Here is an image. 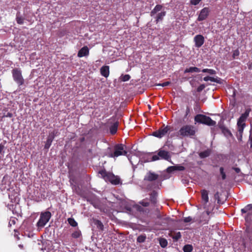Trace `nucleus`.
Here are the masks:
<instances>
[{
  "label": "nucleus",
  "mask_w": 252,
  "mask_h": 252,
  "mask_svg": "<svg viewBox=\"0 0 252 252\" xmlns=\"http://www.w3.org/2000/svg\"><path fill=\"white\" fill-rule=\"evenodd\" d=\"M241 211L242 214L247 213V215L245 216L247 226L245 234L249 238L250 243L249 249L252 252V230L251 228L252 219V204L247 205L244 208L242 209Z\"/></svg>",
  "instance_id": "obj_1"
},
{
  "label": "nucleus",
  "mask_w": 252,
  "mask_h": 252,
  "mask_svg": "<svg viewBox=\"0 0 252 252\" xmlns=\"http://www.w3.org/2000/svg\"><path fill=\"white\" fill-rule=\"evenodd\" d=\"M98 173L106 182H109L112 185H118L121 183V179L118 176L107 171L105 169L99 170Z\"/></svg>",
  "instance_id": "obj_2"
},
{
  "label": "nucleus",
  "mask_w": 252,
  "mask_h": 252,
  "mask_svg": "<svg viewBox=\"0 0 252 252\" xmlns=\"http://www.w3.org/2000/svg\"><path fill=\"white\" fill-rule=\"evenodd\" d=\"M196 129L191 125H185L182 126L178 132V135L182 137H192L195 135Z\"/></svg>",
  "instance_id": "obj_3"
},
{
  "label": "nucleus",
  "mask_w": 252,
  "mask_h": 252,
  "mask_svg": "<svg viewBox=\"0 0 252 252\" xmlns=\"http://www.w3.org/2000/svg\"><path fill=\"white\" fill-rule=\"evenodd\" d=\"M194 121L209 126H214L216 124V122L210 117L203 114H197L194 117Z\"/></svg>",
  "instance_id": "obj_4"
},
{
  "label": "nucleus",
  "mask_w": 252,
  "mask_h": 252,
  "mask_svg": "<svg viewBox=\"0 0 252 252\" xmlns=\"http://www.w3.org/2000/svg\"><path fill=\"white\" fill-rule=\"evenodd\" d=\"M51 216L52 214L49 211L41 212L39 219L36 223V226L38 227V229H39L44 227L46 223L49 221Z\"/></svg>",
  "instance_id": "obj_5"
},
{
  "label": "nucleus",
  "mask_w": 252,
  "mask_h": 252,
  "mask_svg": "<svg viewBox=\"0 0 252 252\" xmlns=\"http://www.w3.org/2000/svg\"><path fill=\"white\" fill-rule=\"evenodd\" d=\"M125 146L122 144H116L114 148V151L111 153L110 157L111 158L118 157L120 156H126L127 152L124 149Z\"/></svg>",
  "instance_id": "obj_6"
},
{
  "label": "nucleus",
  "mask_w": 252,
  "mask_h": 252,
  "mask_svg": "<svg viewBox=\"0 0 252 252\" xmlns=\"http://www.w3.org/2000/svg\"><path fill=\"white\" fill-rule=\"evenodd\" d=\"M12 73L13 80L19 86L24 84V79L22 75V71L20 69L17 68L13 69Z\"/></svg>",
  "instance_id": "obj_7"
},
{
  "label": "nucleus",
  "mask_w": 252,
  "mask_h": 252,
  "mask_svg": "<svg viewBox=\"0 0 252 252\" xmlns=\"http://www.w3.org/2000/svg\"><path fill=\"white\" fill-rule=\"evenodd\" d=\"M170 131H171V126L168 125L164 126V125H163L158 130L154 131L152 133V135L155 137L161 138L165 136L168 132Z\"/></svg>",
  "instance_id": "obj_8"
},
{
  "label": "nucleus",
  "mask_w": 252,
  "mask_h": 252,
  "mask_svg": "<svg viewBox=\"0 0 252 252\" xmlns=\"http://www.w3.org/2000/svg\"><path fill=\"white\" fill-rule=\"evenodd\" d=\"M210 12V11L209 7H204L200 10L197 20L198 21H202L206 20L209 15Z\"/></svg>",
  "instance_id": "obj_9"
},
{
  "label": "nucleus",
  "mask_w": 252,
  "mask_h": 252,
  "mask_svg": "<svg viewBox=\"0 0 252 252\" xmlns=\"http://www.w3.org/2000/svg\"><path fill=\"white\" fill-rule=\"evenodd\" d=\"M194 46L196 48H200L204 43L205 38L201 34H197L193 38Z\"/></svg>",
  "instance_id": "obj_10"
},
{
  "label": "nucleus",
  "mask_w": 252,
  "mask_h": 252,
  "mask_svg": "<svg viewBox=\"0 0 252 252\" xmlns=\"http://www.w3.org/2000/svg\"><path fill=\"white\" fill-rule=\"evenodd\" d=\"M158 175L151 171H149L145 176L144 180L152 182L157 180L158 178Z\"/></svg>",
  "instance_id": "obj_11"
},
{
  "label": "nucleus",
  "mask_w": 252,
  "mask_h": 252,
  "mask_svg": "<svg viewBox=\"0 0 252 252\" xmlns=\"http://www.w3.org/2000/svg\"><path fill=\"white\" fill-rule=\"evenodd\" d=\"M185 170V167L181 165H177L175 166H171L166 169V172L168 173H171L175 171H184Z\"/></svg>",
  "instance_id": "obj_12"
},
{
  "label": "nucleus",
  "mask_w": 252,
  "mask_h": 252,
  "mask_svg": "<svg viewBox=\"0 0 252 252\" xmlns=\"http://www.w3.org/2000/svg\"><path fill=\"white\" fill-rule=\"evenodd\" d=\"M89 54V49L87 46L82 47L78 52L77 56L79 58L87 56Z\"/></svg>",
  "instance_id": "obj_13"
},
{
  "label": "nucleus",
  "mask_w": 252,
  "mask_h": 252,
  "mask_svg": "<svg viewBox=\"0 0 252 252\" xmlns=\"http://www.w3.org/2000/svg\"><path fill=\"white\" fill-rule=\"evenodd\" d=\"M158 155L161 158L169 160L170 159V156L168 152L160 150L158 152Z\"/></svg>",
  "instance_id": "obj_14"
},
{
  "label": "nucleus",
  "mask_w": 252,
  "mask_h": 252,
  "mask_svg": "<svg viewBox=\"0 0 252 252\" xmlns=\"http://www.w3.org/2000/svg\"><path fill=\"white\" fill-rule=\"evenodd\" d=\"M55 136V135L54 134V132L49 134L44 146L45 149H48L50 148L52 144V141L54 140Z\"/></svg>",
  "instance_id": "obj_15"
},
{
  "label": "nucleus",
  "mask_w": 252,
  "mask_h": 252,
  "mask_svg": "<svg viewBox=\"0 0 252 252\" xmlns=\"http://www.w3.org/2000/svg\"><path fill=\"white\" fill-rule=\"evenodd\" d=\"M100 74L102 76L107 78L109 75V66L104 65L100 68Z\"/></svg>",
  "instance_id": "obj_16"
},
{
  "label": "nucleus",
  "mask_w": 252,
  "mask_h": 252,
  "mask_svg": "<svg viewBox=\"0 0 252 252\" xmlns=\"http://www.w3.org/2000/svg\"><path fill=\"white\" fill-rule=\"evenodd\" d=\"M150 201L152 204L155 205L157 203V192L153 190L150 194Z\"/></svg>",
  "instance_id": "obj_17"
},
{
  "label": "nucleus",
  "mask_w": 252,
  "mask_h": 252,
  "mask_svg": "<svg viewBox=\"0 0 252 252\" xmlns=\"http://www.w3.org/2000/svg\"><path fill=\"white\" fill-rule=\"evenodd\" d=\"M201 198L205 204H206L209 201L208 192L206 189H203L201 191Z\"/></svg>",
  "instance_id": "obj_18"
},
{
  "label": "nucleus",
  "mask_w": 252,
  "mask_h": 252,
  "mask_svg": "<svg viewBox=\"0 0 252 252\" xmlns=\"http://www.w3.org/2000/svg\"><path fill=\"white\" fill-rule=\"evenodd\" d=\"M251 111V109L250 108H248L246 109L244 113L242 114L239 119H240V121L241 122H245L247 118L248 117L250 112Z\"/></svg>",
  "instance_id": "obj_19"
},
{
  "label": "nucleus",
  "mask_w": 252,
  "mask_h": 252,
  "mask_svg": "<svg viewBox=\"0 0 252 252\" xmlns=\"http://www.w3.org/2000/svg\"><path fill=\"white\" fill-rule=\"evenodd\" d=\"M119 123L118 122H115L112 126H110L109 129L111 134H115L118 130Z\"/></svg>",
  "instance_id": "obj_20"
},
{
  "label": "nucleus",
  "mask_w": 252,
  "mask_h": 252,
  "mask_svg": "<svg viewBox=\"0 0 252 252\" xmlns=\"http://www.w3.org/2000/svg\"><path fill=\"white\" fill-rule=\"evenodd\" d=\"M165 11H162L160 13H158L156 17V23L158 24L159 22L163 20V17L165 16Z\"/></svg>",
  "instance_id": "obj_21"
},
{
  "label": "nucleus",
  "mask_w": 252,
  "mask_h": 252,
  "mask_svg": "<svg viewBox=\"0 0 252 252\" xmlns=\"http://www.w3.org/2000/svg\"><path fill=\"white\" fill-rule=\"evenodd\" d=\"M211 151L209 149H207L199 153V156L201 158L208 157L211 154Z\"/></svg>",
  "instance_id": "obj_22"
},
{
  "label": "nucleus",
  "mask_w": 252,
  "mask_h": 252,
  "mask_svg": "<svg viewBox=\"0 0 252 252\" xmlns=\"http://www.w3.org/2000/svg\"><path fill=\"white\" fill-rule=\"evenodd\" d=\"M221 130L222 132L223 133V134L227 137H232V134L231 133V131L229 129H228L227 127L222 126L220 127Z\"/></svg>",
  "instance_id": "obj_23"
},
{
  "label": "nucleus",
  "mask_w": 252,
  "mask_h": 252,
  "mask_svg": "<svg viewBox=\"0 0 252 252\" xmlns=\"http://www.w3.org/2000/svg\"><path fill=\"white\" fill-rule=\"evenodd\" d=\"M163 8V6L160 4H157L156 5L155 8L151 11V16H153L155 14H156L158 12L160 11Z\"/></svg>",
  "instance_id": "obj_24"
},
{
  "label": "nucleus",
  "mask_w": 252,
  "mask_h": 252,
  "mask_svg": "<svg viewBox=\"0 0 252 252\" xmlns=\"http://www.w3.org/2000/svg\"><path fill=\"white\" fill-rule=\"evenodd\" d=\"M159 243L160 246L163 248H165L167 246V244H168L167 240L165 238H159Z\"/></svg>",
  "instance_id": "obj_25"
},
{
  "label": "nucleus",
  "mask_w": 252,
  "mask_h": 252,
  "mask_svg": "<svg viewBox=\"0 0 252 252\" xmlns=\"http://www.w3.org/2000/svg\"><path fill=\"white\" fill-rule=\"evenodd\" d=\"M183 250L184 252H191L193 250V247L191 245L187 244L184 246Z\"/></svg>",
  "instance_id": "obj_26"
},
{
  "label": "nucleus",
  "mask_w": 252,
  "mask_h": 252,
  "mask_svg": "<svg viewBox=\"0 0 252 252\" xmlns=\"http://www.w3.org/2000/svg\"><path fill=\"white\" fill-rule=\"evenodd\" d=\"M169 236L176 241L181 238V234L180 232H178L175 233L174 235H172V233H170L169 234Z\"/></svg>",
  "instance_id": "obj_27"
},
{
  "label": "nucleus",
  "mask_w": 252,
  "mask_h": 252,
  "mask_svg": "<svg viewBox=\"0 0 252 252\" xmlns=\"http://www.w3.org/2000/svg\"><path fill=\"white\" fill-rule=\"evenodd\" d=\"M68 223L73 227H76L78 225V223L73 218H69L67 219Z\"/></svg>",
  "instance_id": "obj_28"
},
{
  "label": "nucleus",
  "mask_w": 252,
  "mask_h": 252,
  "mask_svg": "<svg viewBox=\"0 0 252 252\" xmlns=\"http://www.w3.org/2000/svg\"><path fill=\"white\" fill-rule=\"evenodd\" d=\"M72 188L73 190L75 191L77 194L79 195H82V190L79 186L76 185H72Z\"/></svg>",
  "instance_id": "obj_29"
},
{
  "label": "nucleus",
  "mask_w": 252,
  "mask_h": 252,
  "mask_svg": "<svg viewBox=\"0 0 252 252\" xmlns=\"http://www.w3.org/2000/svg\"><path fill=\"white\" fill-rule=\"evenodd\" d=\"M146 239V236L145 234L140 235L137 238V242L139 243H143Z\"/></svg>",
  "instance_id": "obj_30"
},
{
  "label": "nucleus",
  "mask_w": 252,
  "mask_h": 252,
  "mask_svg": "<svg viewBox=\"0 0 252 252\" xmlns=\"http://www.w3.org/2000/svg\"><path fill=\"white\" fill-rule=\"evenodd\" d=\"M95 225H96L97 228L101 230H103L104 226L102 222L99 220H96L94 222Z\"/></svg>",
  "instance_id": "obj_31"
},
{
  "label": "nucleus",
  "mask_w": 252,
  "mask_h": 252,
  "mask_svg": "<svg viewBox=\"0 0 252 252\" xmlns=\"http://www.w3.org/2000/svg\"><path fill=\"white\" fill-rule=\"evenodd\" d=\"M202 72L204 73H207L210 75H214L216 73V71L213 69L205 68L202 70Z\"/></svg>",
  "instance_id": "obj_32"
},
{
  "label": "nucleus",
  "mask_w": 252,
  "mask_h": 252,
  "mask_svg": "<svg viewBox=\"0 0 252 252\" xmlns=\"http://www.w3.org/2000/svg\"><path fill=\"white\" fill-rule=\"evenodd\" d=\"M81 235V232L79 230L74 231V232H73L71 234L72 237H73V238H76V239L80 237V236Z\"/></svg>",
  "instance_id": "obj_33"
},
{
  "label": "nucleus",
  "mask_w": 252,
  "mask_h": 252,
  "mask_svg": "<svg viewBox=\"0 0 252 252\" xmlns=\"http://www.w3.org/2000/svg\"><path fill=\"white\" fill-rule=\"evenodd\" d=\"M220 172L222 180H225L226 178V175L225 172H224V168L223 167H220Z\"/></svg>",
  "instance_id": "obj_34"
},
{
  "label": "nucleus",
  "mask_w": 252,
  "mask_h": 252,
  "mask_svg": "<svg viewBox=\"0 0 252 252\" xmlns=\"http://www.w3.org/2000/svg\"><path fill=\"white\" fill-rule=\"evenodd\" d=\"M130 79V76L128 74L122 75L120 77L121 80L123 82L128 81Z\"/></svg>",
  "instance_id": "obj_35"
},
{
  "label": "nucleus",
  "mask_w": 252,
  "mask_h": 252,
  "mask_svg": "<svg viewBox=\"0 0 252 252\" xmlns=\"http://www.w3.org/2000/svg\"><path fill=\"white\" fill-rule=\"evenodd\" d=\"M214 198L216 200H217V202L218 204H222V202H221L220 197V193L218 191H217L214 195Z\"/></svg>",
  "instance_id": "obj_36"
},
{
  "label": "nucleus",
  "mask_w": 252,
  "mask_h": 252,
  "mask_svg": "<svg viewBox=\"0 0 252 252\" xmlns=\"http://www.w3.org/2000/svg\"><path fill=\"white\" fill-rule=\"evenodd\" d=\"M240 52L239 50L237 49L236 50H235L233 51V54H232V58L233 59H236L237 57H238L239 56Z\"/></svg>",
  "instance_id": "obj_37"
},
{
  "label": "nucleus",
  "mask_w": 252,
  "mask_h": 252,
  "mask_svg": "<svg viewBox=\"0 0 252 252\" xmlns=\"http://www.w3.org/2000/svg\"><path fill=\"white\" fill-rule=\"evenodd\" d=\"M194 110L196 112H200L201 111V107L199 103H196L194 106Z\"/></svg>",
  "instance_id": "obj_38"
},
{
  "label": "nucleus",
  "mask_w": 252,
  "mask_h": 252,
  "mask_svg": "<svg viewBox=\"0 0 252 252\" xmlns=\"http://www.w3.org/2000/svg\"><path fill=\"white\" fill-rule=\"evenodd\" d=\"M183 221L185 223L190 222L192 221H193V222L195 221L193 220V219L191 217H190V216L184 218V219L183 220Z\"/></svg>",
  "instance_id": "obj_39"
},
{
  "label": "nucleus",
  "mask_w": 252,
  "mask_h": 252,
  "mask_svg": "<svg viewBox=\"0 0 252 252\" xmlns=\"http://www.w3.org/2000/svg\"><path fill=\"white\" fill-rule=\"evenodd\" d=\"M16 21L19 24H23L24 22V18H23L22 17L17 16Z\"/></svg>",
  "instance_id": "obj_40"
},
{
  "label": "nucleus",
  "mask_w": 252,
  "mask_h": 252,
  "mask_svg": "<svg viewBox=\"0 0 252 252\" xmlns=\"http://www.w3.org/2000/svg\"><path fill=\"white\" fill-rule=\"evenodd\" d=\"M202 0H190V3L193 5H197Z\"/></svg>",
  "instance_id": "obj_41"
},
{
  "label": "nucleus",
  "mask_w": 252,
  "mask_h": 252,
  "mask_svg": "<svg viewBox=\"0 0 252 252\" xmlns=\"http://www.w3.org/2000/svg\"><path fill=\"white\" fill-rule=\"evenodd\" d=\"M237 126H238V127H241L242 126L243 127H245L246 124L245 123V122H241V121H240V119H239L238 120V122H237Z\"/></svg>",
  "instance_id": "obj_42"
},
{
  "label": "nucleus",
  "mask_w": 252,
  "mask_h": 252,
  "mask_svg": "<svg viewBox=\"0 0 252 252\" xmlns=\"http://www.w3.org/2000/svg\"><path fill=\"white\" fill-rule=\"evenodd\" d=\"M192 72H194L193 67H190L189 68H187L184 71L185 73H192Z\"/></svg>",
  "instance_id": "obj_43"
},
{
  "label": "nucleus",
  "mask_w": 252,
  "mask_h": 252,
  "mask_svg": "<svg viewBox=\"0 0 252 252\" xmlns=\"http://www.w3.org/2000/svg\"><path fill=\"white\" fill-rule=\"evenodd\" d=\"M205 88V85L204 84H201L198 87L196 91L197 92H200L203 90H204Z\"/></svg>",
  "instance_id": "obj_44"
},
{
  "label": "nucleus",
  "mask_w": 252,
  "mask_h": 252,
  "mask_svg": "<svg viewBox=\"0 0 252 252\" xmlns=\"http://www.w3.org/2000/svg\"><path fill=\"white\" fill-rule=\"evenodd\" d=\"M170 84H171L170 82L167 81V82H164L163 83H161V84H158L156 85L157 86H162V87H166V86H168Z\"/></svg>",
  "instance_id": "obj_45"
},
{
  "label": "nucleus",
  "mask_w": 252,
  "mask_h": 252,
  "mask_svg": "<svg viewBox=\"0 0 252 252\" xmlns=\"http://www.w3.org/2000/svg\"><path fill=\"white\" fill-rule=\"evenodd\" d=\"M246 245H247L246 240L245 239H243V248L241 250V251L242 252H244L246 251Z\"/></svg>",
  "instance_id": "obj_46"
},
{
  "label": "nucleus",
  "mask_w": 252,
  "mask_h": 252,
  "mask_svg": "<svg viewBox=\"0 0 252 252\" xmlns=\"http://www.w3.org/2000/svg\"><path fill=\"white\" fill-rule=\"evenodd\" d=\"M213 79L214 80H212V82H216L219 84H221V79L220 78L218 77L214 78L213 77Z\"/></svg>",
  "instance_id": "obj_47"
},
{
  "label": "nucleus",
  "mask_w": 252,
  "mask_h": 252,
  "mask_svg": "<svg viewBox=\"0 0 252 252\" xmlns=\"http://www.w3.org/2000/svg\"><path fill=\"white\" fill-rule=\"evenodd\" d=\"M140 204L144 207H148L150 205V203L148 201L143 200L140 202Z\"/></svg>",
  "instance_id": "obj_48"
},
{
  "label": "nucleus",
  "mask_w": 252,
  "mask_h": 252,
  "mask_svg": "<svg viewBox=\"0 0 252 252\" xmlns=\"http://www.w3.org/2000/svg\"><path fill=\"white\" fill-rule=\"evenodd\" d=\"M189 113H190L189 107V106H187L186 111V114H185V117H184L185 118H187Z\"/></svg>",
  "instance_id": "obj_49"
},
{
  "label": "nucleus",
  "mask_w": 252,
  "mask_h": 252,
  "mask_svg": "<svg viewBox=\"0 0 252 252\" xmlns=\"http://www.w3.org/2000/svg\"><path fill=\"white\" fill-rule=\"evenodd\" d=\"M203 80L205 81H212V80H214V79H213V77L208 76L204 77Z\"/></svg>",
  "instance_id": "obj_50"
},
{
  "label": "nucleus",
  "mask_w": 252,
  "mask_h": 252,
  "mask_svg": "<svg viewBox=\"0 0 252 252\" xmlns=\"http://www.w3.org/2000/svg\"><path fill=\"white\" fill-rule=\"evenodd\" d=\"M14 232H15V233H14V237L16 238V239L17 240H19L20 239L19 236V232L16 230H14Z\"/></svg>",
  "instance_id": "obj_51"
},
{
  "label": "nucleus",
  "mask_w": 252,
  "mask_h": 252,
  "mask_svg": "<svg viewBox=\"0 0 252 252\" xmlns=\"http://www.w3.org/2000/svg\"><path fill=\"white\" fill-rule=\"evenodd\" d=\"M242 135H243V133H239V132H237V133L236 134V136L237 137L238 141H242Z\"/></svg>",
  "instance_id": "obj_52"
},
{
  "label": "nucleus",
  "mask_w": 252,
  "mask_h": 252,
  "mask_svg": "<svg viewBox=\"0 0 252 252\" xmlns=\"http://www.w3.org/2000/svg\"><path fill=\"white\" fill-rule=\"evenodd\" d=\"M159 159V156L158 155H154L152 158V161L158 160Z\"/></svg>",
  "instance_id": "obj_53"
},
{
  "label": "nucleus",
  "mask_w": 252,
  "mask_h": 252,
  "mask_svg": "<svg viewBox=\"0 0 252 252\" xmlns=\"http://www.w3.org/2000/svg\"><path fill=\"white\" fill-rule=\"evenodd\" d=\"M4 146L2 144H0V154L4 153Z\"/></svg>",
  "instance_id": "obj_54"
},
{
  "label": "nucleus",
  "mask_w": 252,
  "mask_h": 252,
  "mask_svg": "<svg viewBox=\"0 0 252 252\" xmlns=\"http://www.w3.org/2000/svg\"><path fill=\"white\" fill-rule=\"evenodd\" d=\"M244 128L245 127H243V126L241 127H238V132L239 133H243Z\"/></svg>",
  "instance_id": "obj_55"
},
{
  "label": "nucleus",
  "mask_w": 252,
  "mask_h": 252,
  "mask_svg": "<svg viewBox=\"0 0 252 252\" xmlns=\"http://www.w3.org/2000/svg\"><path fill=\"white\" fill-rule=\"evenodd\" d=\"M3 117L11 118L13 117V114L10 112H8L6 114H4Z\"/></svg>",
  "instance_id": "obj_56"
},
{
  "label": "nucleus",
  "mask_w": 252,
  "mask_h": 252,
  "mask_svg": "<svg viewBox=\"0 0 252 252\" xmlns=\"http://www.w3.org/2000/svg\"><path fill=\"white\" fill-rule=\"evenodd\" d=\"M69 182L70 184L72 185L73 182H75V179L71 175H69Z\"/></svg>",
  "instance_id": "obj_57"
},
{
  "label": "nucleus",
  "mask_w": 252,
  "mask_h": 252,
  "mask_svg": "<svg viewBox=\"0 0 252 252\" xmlns=\"http://www.w3.org/2000/svg\"><path fill=\"white\" fill-rule=\"evenodd\" d=\"M232 169L234 170L237 173L240 172L241 170L238 167H232Z\"/></svg>",
  "instance_id": "obj_58"
},
{
  "label": "nucleus",
  "mask_w": 252,
  "mask_h": 252,
  "mask_svg": "<svg viewBox=\"0 0 252 252\" xmlns=\"http://www.w3.org/2000/svg\"><path fill=\"white\" fill-rule=\"evenodd\" d=\"M16 223V221L14 219L10 220L9 222V225H11L12 224H15Z\"/></svg>",
  "instance_id": "obj_59"
},
{
  "label": "nucleus",
  "mask_w": 252,
  "mask_h": 252,
  "mask_svg": "<svg viewBox=\"0 0 252 252\" xmlns=\"http://www.w3.org/2000/svg\"><path fill=\"white\" fill-rule=\"evenodd\" d=\"M193 71L194 72H199L200 71V69L197 67H193Z\"/></svg>",
  "instance_id": "obj_60"
},
{
  "label": "nucleus",
  "mask_w": 252,
  "mask_h": 252,
  "mask_svg": "<svg viewBox=\"0 0 252 252\" xmlns=\"http://www.w3.org/2000/svg\"><path fill=\"white\" fill-rule=\"evenodd\" d=\"M249 144H250L251 147H252V136L251 135H250L249 137Z\"/></svg>",
  "instance_id": "obj_61"
},
{
  "label": "nucleus",
  "mask_w": 252,
  "mask_h": 252,
  "mask_svg": "<svg viewBox=\"0 0 252 252\" xmlns=\"http://www.w3.org/2000/svg\"><path fill=\"white\" fill-rule=\"evenodd\" d=\"M67 242H68V241H67V240H64L63 242V244L64 245H67L68 244Z\"/></svg>",
  "instance_id": "obj_62"
},
{
  "label": "nucleus",
  "mask_w": 252,
  "mask_h": 252,
  "mask_svg": "<svg viewBox=\"0 0 252 252\" xmlns=\"http://www.w3.org/2000/svg\"><path fill=\"white\" fill-rule=\"evenodd\" d=\"M235 92H236V90L234 89H233V94H232V96L233 97H234L236 95Z\"/></svg>",
  "instance_id": "obj_63"
},
{
  "label": "nucleus",
  "mask_w": 252,
  "mask_h": 252,
  "mask_svg": "<svg viewBox=\"0 0 252 252\" xmlns=\"http://www.w3.org/2000/svg\"><path fill=\"white\" fill-rule=\"evenodd\" d=\"M18 247L20 248V249H23L24 248V246L22 244H19L18 245Z\"/></svg>",
  "instance_id": "obj_64"
}]
</instances>
